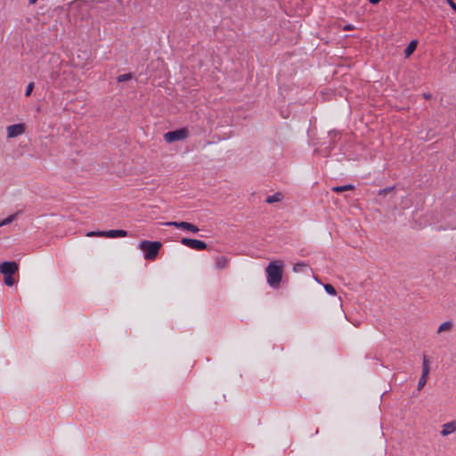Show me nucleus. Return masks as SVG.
I'll use <instances>...</instances> for the list:
<instances>
[{
	"instance_id": "1a4fd4ad",
	"label": "nucleus",
	"mask_w": 456,
	"mask_h": 456,
	"mask_svg": "<svg viewBox=\"0 0 456 456\" xmlns=\"http://www.w3.org/2000/svg\"><path fill=\"white\" fill-rule=\"evenodd\" d=\"M104 237L107 238H117L127 236V232L125 230H109L103 232Z\"/></svg>"
},
{
	"instance_id": "0eeeda50",
	"label": "nucleus",
	"mask_w": 456,
	"mask_h": 456,
	"mask_svg": "<svg viewBox=\"0 0 456 456\" xmlns=\"http://www.w3.org/2000/svg\"><path fill=\"white\" fill-rule=\"evenodd\" d=\"M19 269L15 262H4L0 265V272L4 275H13Z\"/></svg>"
},
{
	"instance_id": "f257e3e1",
	"label": "nucleus",
	"mask_w": 456,
	"mask_h": 456,
	"mask_svg": "<svg viewBox=\"0 0 456 456\" xmlns=\"http://www.w3.org/2000/svg\"><path fill=\"white\" fill-rule=\"evenodd\" d=\"M282 261H272L267 265L265 272L267 282L273 288L279 287L282 278Z\"/></svg>"
},
{
	"instance_id": "2eb2a0df",
	"label": "nucleus",
	"mask_w": 456,
	"mask_h": 456,
	"mask_svg": "<svg viewBox=\"0 0 456 456\" xmlns=\"http://www.w3.org/2000/svg\"><path fill=\"white\" fill-rule=\"evenodd\" d=\"M20 212H16L11 216H9L8 217H6L5 219H4L3 221L0 222V227L2 226H4V225H7L9 224H11L12 222H13L17 216L20 215Z\"/></svg>"
},
{
	"instance_id": "20e7f679",
	"label": "nucleus",
	"mask_w": 456,
	"mask_h": 456,
	"mask_svg": "<svg viewBox=\"0 0 456 456\" xmlns=\"http://www.w3.org/2000/svg\"><path fill=\"white\" fill-rule=\"evenodd\" d=\"M181 243L188 248L196 250H205L208 248V245L206 242L196 239L183 238Z\"/></svg>"
},
{
	"instance_id": "bb28decb",
	"label": "nucleus",
	"mask_w": 456,
	"mask_h": 456,
	"mask_svg": "<svg viewBox=\"0 0 456 456\" xmlns=\"http://www.w3.org/2000/svg\"><path fill=\"white\" fill-rule=\"evenodd\" d=\"M423 97H424L425 99H427V100H429V99H431L432 94H428V93H425V94H423Z\"/></svg>"
},
{
	"instance_id": "39448f33",
	"label": "nucleus",
	"mask_w": 456,
	"mask_h": 456,
	"mask_svg": "<svg viewBox=\"0 0 456 456\" xmlns=\"http://www.w3.org/2000/svg\"><path fill=\"white\" fill-rule=\"evenodd\" d=\"M167 226H174V227H176V228H181V229H183V230H186V231H190L193 233H196L198 232L200 230L199 228L191 224V223H188V222H175V221H173V222H167L165 224Z\"/></svg>"
},
{
	"instance_id": "f3484780",
	"label": "nucleus",
	"mask_w": 456,
	"mask_h": 456,
	"mask_svg": "<svg viewBox=\"0 0 456 456\" xmlns=\"http://www.w3.org/2000/svg\"><path fill=\"white\" fill-rule=\"evenodd\" d=\"M307 267H308V265L305 263H297V264L294 265L293 270H294V272H303Z\"/></svg>"
},
{
	"instance_id": "dca6fc26",
	"label": "nucleus",
	"mask_w": 456,
	"mask_h": 456,
	"mask_svg": "<svg viewBox=\"0 0 456 456\" xmlns=\"http://www.w3.org/2000/svg\"><path fill=\"white\" fill-rule=\"evenodd\" d=\"M132 77H133L132 73L122 74L117 77V81L121 83V82L128 81V80L132 79Z\"/></svg>"
},
{
	"instance_id": "cd10ccee",
	"label": "nucleus",
	"mask_w": 456,
	"mask_h": 456,
	"mask_svg": "<svg viewBox=\"0 0 456 456\" xmlns=\"http://www.w3.org/2000/svg\"><path fill=\"white\" fill-rule=\"evenodd\" d=\"M353 28V26L352 25H346L344 27V30L347 31V30H351Z\"/></svg>"
},
{
	"instance_id": "f03ea898",
	"label": "nucleus",
	"mask_w": 456,
	"mask_h": 456,
	"mask_svg": "<svg viewBox=\"0 0 456 456\" xmlns=\"http://www.w3.org/2000/svg\"><path fill=\"white\" fill-rule=\"evenodd\" d=\"M162 244L159 241L142 240L139 243L138 248L144 252L146 260L156 259Z\"/></svg>"
},
{
	"instance_id": "9b49d317",
	"label": "nucleus",
	"mask_w": 456,
	"mask_h": 456,
	"mask_svg": "<svg viewBox=\"0 0 456 456\" xmlns=\"http://www.w3.org/2000/svg\"><path fill=\"white\" fill-rule=\"evenodd\" d=\"M418 45L417 40H412L404 49V55L406 58L410 57L412 53L416 50Z\"/></svg>"
},
{
	"instance_id": "6ab92c4d",
	"label": "nucleus",
	"mask_w": 456,
	"mask_h": 456,
	"mask_svg": "<svg viewBox=\"0 0 456 456\" xmlns=\"http://www.w3.org/2000/svg\"><path fill=\"white\" fill-rule=\"evenodd\" d=\"M427 381H428V378L421 376L418 382V390H421L424 387V386L427 384Z\"/></svg>"
},
{
	"instance_id": "ddd939ff",
	"label": "nucleus",
	"mask_w": 456,
	"mask_h": 456,
	"mask_svg": "<svg viewBox=\"0 0 456 456\" xmlns=\"http://www.w3.org/2000/svg\"><path fill=\"white\" fill-rule=\"evenodd\" d=\"M355 189L354 185L353 184H346L343 186H334L331 188V191L334 192H343L346 191H354Z\"/></svg>"
},
{
	"instance_id": "b1692460",
	"label": "nucleus",
	"mask_w": 456,
	"mask_h": 456,
	"mask_svg": "<svg viewBox=\"0 0 456 456\" xmlns=\"http://www.w3.org/2000/svg\"><path fill=\"white\" fill-rule=\"evenodd\" d=\"M429 371H430V367L429 366H422V374L421 376H424V377H428V374H429Z\"/></svg>"
},
{
	"instance_id": "c85d7f7f",
	"label": "nucleus",
	"mask_w": 456,
	"mask_h": 456,
	"mask_svg": "<svg viewBox=\"0 0 456 456\" xmlns=\"http://www.w3.org/2000/svg\"><path fill=\"white\" fill-rule=\"evenodd\" d=\"M370 4H377L380 2V0H369Z\"/></svg>"
},
{
	"instance_id": "f8f14e48",
	"label": "nucleus",
	"mask_w": 456,
	"mask_h": 456,
	"mask_svg": "<svg viewBox=\"0 0 456 456\" xmlns=\"http://www.w3.org/2000/svg\"><path fill=\"white\" fill-rule=\"evenodd\" d=\"M282 199L283 194L281 192H276L273 195L267 196L265 202L268 204H273L281 201Z\"/></svg>"
},
{
	"instance_id": "393cba45",
	"label": "nucleus",
	"mask_w": 456,
	"mask_h": 456,
	"mask_svg": "<svg viewBox=\"0 0 456 456\" xmlns=\"http://www.w3.org/2000/svg\"><path fill=\"white\" fill-rule=\"evenodd\" d=\"M449 5L456 12V4L452 0H447Z\"/></svg>"
},
{
	"instance_id": "4468645a",
	"label": "nucleus",
	"mask_w": 456,
	"mask_h": 456,
	"mask_svg": "<svg viewBox=\"0 0 456 456\" xmlns=\"http://www.w3.org/2000/svg\"><path fill=\"white\" fill-rule=\"evenodd\" d=\"M452 325L453 323L452 321L444 322L438 327L437 332L441 333L444 331H449L452 328Z\"/></svg>"
},
{
	"instance_id": "6e6552de",
	"label": "nucleus",
	"mask_w": 456,
	"mask_h": 456,
	"mask_svg": "<svg viewBox=\"0 0 456 456\" xmlns=\"http://www.w3.org/2000/svg\"><path fill=\"white\" fill-rule=\"evenodd\" d=\"M456 431V420L447 422L442 426L441 435L446 436Z\"/></svg>"
},
{
	"instance_id": "423d86ee",
	"label": "nucleus",
	"mask_w": 456,
	"mask_h": 456,
	"mask_svg": "<svg viewBox=\"0 0 456 456\" xmlns=\"http://www.w3.org/2000/svg\"><path fill=\"white\" fill-rule=\"evenodd\" d=\"M6 131L9 138H14L25 132V125L22 123L11 125L6 127Z\"/></svg>"
},
{
	"instance_id": "aec40b11",
	"label": "nucleus",
	"mask_w": 456,
	"mask_h": 456,
	"mask_svg": "<svg viewBox=\"0 0 456 456\" xmlns=\"http://www.w3.org/2000/svg\"><path fill=\"white\" fill-rule=\"evenodd\" d=\"M394 189H395V187H394V186L386 187V188H384V189H382V190H379V196H386L387 193H389V192L393 191H394Z\"/></svg>"
},
{
	"instance_id": "4be33fe9",
	"label": "nucleus",
	"mask_w": 456,
	"mask_h": 456,
	"mask_svg": "<svg viewBox=\"0 0 456 456\" xmlns=\"http://www.w3.org/2000/svg\"><path fill=\"white\" fill-rule=\"evenodd\" d=\"M324 289L329 294L336 295V289L331 284H325Z\"/></svg>"
},
{
	"instance_id": "c756f323",
	"label": "nucleus",
	"mask_w": 456,
	"mask_h": 456,
	"mask_svg": "<svg viewBox=\"0 0 456 456\" xmlns=\"http://www.w3.org/2000/svg\"><path fill=\"white\" fill-rule=\"evenodd\" d=\"M37 0H28V3H29L30 4H36V3H37Z\"/></svg>"
},
{
	"instance_id": "5701e85b",
	"label": "nucleus",
	"mask_w": 456,
	"mask_h": 456,
	"mask_svg": "<svg viewBox=\"0 0 456 456\" xmlns=\"http://www.w3.org/2000/svg\"><path fill=\"white\" fill-rule=\"evenodd\" d=\"M34 89V83L33 82H30L28 86H27V89H26V92H25V96L26 97H28L32 91Z\"/></svg>"
},
{
	"instance_id": "7ed1b4c3",
	"label": "nucleus",
	"mask_w": 456,
	"mask_h": 456,
	"mask_svg": "<svg viewBox=\"0 0 456 456\" xmlns=\"http://www.w3.org/2000/svg\"><path fill=\"white\" fill-rule=\"evenodd\" d=\"M189 136L187 128H180L175 131H169L164 134V139L167 142L172 143L174 142L182 141Z\"/></svg>"
},
{
	"instance_id": "a211bd4d",
	"label": "nucleus",
	"mask_w": 456,
	"mask_h": 456,
	"mask_svg": "<svg viewBox=\"0 0 456 456\" xmlns=\"http://www.w3.org/2000/svg\"><path fill=\"white\" fill-rule=\"evenodd\" d=\"M4 281L6 286H12L15 283V280L12 275H4Z\"/></svg>"
},
{
	"instance_id": "9d476101",
	"label": "nucleus",
	"mask_w": 456,
	"mask_h": 456,
	"mask_svg": "<svg viewBox=\"0 0 456 456\" xmlns=\"http://www.w3.org/2000/svg\"><path fill=\"white\" fill-rule=\"evenodd\" d=\"M229 259L224 256H218L216 257V268L217 270L225 269L228 266Z\"/></svg>"
},
{
	"instance_id": "a878e982",
	"label": "nucleus",
	"mask_w": 456,
	"mask_h": 456,
	"mask_svg": "<svg viewBox=\"0 0 456 456\" xmlns=\"http://www.w3.org/2000/svg\"><path fill=\"white\" fill-rule=\"evenodd\" d=\"M422 366H429V361L426 355L423 356Z\"/></svg>"
},
{
	"instance_id": "412c9836",
	"label": "nucleus",
	"mask_w": 456,
	"mask_h": 456,
	"mask_svg": "<svg viewBox=\"0 0 456 456\" xmlns=\"http://www.w3.org/2000/svg\"><path fill=\"white\" fill-rule=\"evenodd\" d=\"M104 231L89 232L86 233L87 237H104Z\"/></svg>"
}]
</instances>
